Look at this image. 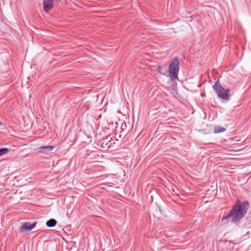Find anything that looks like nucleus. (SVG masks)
Returning a JSON list of instances; mask_svg holds the SVG:
<instances>
[{"label": "nucleus", "mask_w": 251, "mask_h": 251, "mask_svg": "<svg viewBox=\"0 0 251 251\" xmlns=\"http://www.w3.org/2000/svg\"><path fill=\"white\" fill-rule=\"evenodd\" d=\"M232 217V214L230 211L229 213L226 214V215L223 216L221 219V221H224L227 219H228L229 218Z\"/></svg>", "instance_id": "11"}, {"label": "nucleus", "mask_w": 251, "mask_h": 251, "mask_svg": "<svg viewBox=\"0 0 251 251\" xmlns=\"http://www.w3.org/2000/svg\"><path fill=\"white\" fill-rule=\"evenodd\" d=\"M1 125V123L0 122V126Z\"/></svg>", "instance_id": "15"}, {"label": "nucleus", "mask_w": 251, "mask_h": 251, "mask_svg": "<svg viewBox=\"0 0 251 251\" xmlns=\"http://www.w3.org/2000/svg\"><path fill=\"white\" fill-rule=\"evenodd\" d=\"M37 223V222H33L32 224L28 222H25L20 227V231L22 232L30 231L35 227Z\"/></svg>", "instance_id": "4"}, {"label": "nucleus", "mask_w": 251, "mask_h": 251, "mask_svg": "<svg viewBox=\"0 0 251 251\" xmlns=\"http://www.w3.org/2000/svg\"><path fill=\"white\" fill-rule=\"evenodd\" d=\"M114 143V142H113V141H108L107 142V139H105L102 140L101 146L103 148H104L106 146H107L108 148H110L112 144Z\"/></svg>", "instance_id": "8"}, {"label": "nucleus", "mask_w": 251, "mask_h": 251, "mask_svg": "<svg viewBox=\"0 0 251 251\" xmlns=\"http://www.w3.org/2000/svg\"><path fill=\"white\" fill-rule=\"evenodd\" d=\"M249 208V203L248 201L241 202L238 201L230 210L232 214L231 222L235 223L241 220L247 213Z\"/></svg>", "instance_id": "1"}, {"label": "nucleus", "mask_w": 251, "mask_h": 251, "mask_svg": "<svg viewBox=\"0 0 251 251\" xmlns=\"http://www.w3.org/2000/svg\"><path fill=\"white\" fill-rule=\"evenodd\" d=\"M9 151V149L6 148H0V156L6 154Z\"/></svg>", "instance_id": "12"}, {"label": "nucleus", "mask_w": 251, "mask_h": 251, "mask_svg": "<svg viewBox=\"0 0 251 251\" xmlns=\"http://www.w3.org/2000/svg\"><path fill=\"white\" fill-rule=\"evenodd\" d=\"M179 61L177 57H175L171 61L169 66V75L172 81L177 78L179 70Z\"/></svg>", "instance_id": "3"}, {"label": "nucleus", "mask_w": 251, "mask_h": 251, "mask_svg": "<svg viewBox=\"0 0 251 251\" xmlns=\"http://www.w3.org/2000/svg\"><path fill=\"white\" fill-rule=\"evenodd\" d=\"M226 130V129L220 126H215L213 128L214 133L215 134L223 132Z\"/></svg>", "instance_id": "9"}, {"label": "nucleus", "mask_w": 251, "mask_h": 251, "mask_svg": "<svg viewBox=\"0 0 251 251\" xmlns=\"http://www.w3.org/2000/svg\"><path fill=\"white\" fill-rule=\"evenodd\" d=\"M57 221L54 219H50L47 221L46 226L48 227H53L56 226Z\"/></svg>", "instance_id": "7"}, {"label": "nucleus", "mask_w": 251, "mask_h": 251, "mask_svg": "<svg viewBox=\"0 0 251 251\" xmlns=\"http://www.w3.org/2000/svg\"><path fill=\"white\" fill-rule=\"evenodd\" d=\"M212 88L220 99L228 101L230 99L229 89H225L220 83L219 80L213 85Z\"/></svg>", "instance_id": "2"}, {"label": "nucleus", "mask_w": 251, "mask_h": 251, "mask_svg": "<svg viewBox=\"0 0 251 251\" xmlns=\"http://www.w3.org/2000/svg\"><path fill=\"white\" fill-rule=\"evenodd\" d=\"M53 0H44L43 2V8L45 11H48L52 7Z\"/></svg>", "instance_id": "5"}, {"label": "nucleus", "mask_w": 251, "mask_h": 251, "mask_svg": "<svg viewBox=\"0 0 251 251\" xmlns=\"http://www.w3.org/2000/svg\"><path fill=\"white\" fill-rule=\"evenodd\" d=\"M40 150L39 151L43 154H48L49 152L51 151L53 149L54 146L48 145L46 146H41L39 148Z\"/></svg>", "instance_id": "6"}, {"label": "nucleus", "mask_w": 251, "mask_h": 251, "mask_svg": "<svg viewBox=\"0 0 251 251\" xmlns=\"http://www.w3.org/2000/svg\"><path fill=\"white\" fill-rule=\"evenodd\" d=\"M229 242L233 243V241H229Z\"/></svg>", "instance_id": "14"}, {"label": "nucleus", "mask_w": 251, "mask_h": 251, "mask_svg": "<svg viewBox=\"0 0 251 251\" xmlns=\"http://www.w3.org/2000/svg\"><path fill=\"white\" fill-rule=\"evenodd\" d=\"M157 72L160 74L165 75L166 72V66L158 65L157 67Z\"/></svg>", "instance_id": "10"}, {"label": "nucleus", "mask_w": 251, "mask_h": 251, "mask_svg": "<svg viewBox=\"0 0 251 251\" xmlns=\"http://www.w3.org/2000/svg\"><path fill=\"white\" fill-rule=\"evenodd\" d=\"M201 96L202 97H203V96H205V94H201Z\"/></svg>", "instance_id": "13"}]
</instances>
